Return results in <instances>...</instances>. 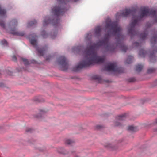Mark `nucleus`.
Returning <instances> with one entry per match:
<instances>
[{"label":"nucleus","mask_w":157,"mask_h":157,"mask_svg":"<svg viewBox=\"0 0 157 157\" xmlns=\"http://www.w3.org/2000/svg\"><path fill=\"white\" fill-rule=\"evenodd\" d=\"M107 59H82L72 69L73 71L78 72L82 69L96 64L104 65L106 70L108 71L120 73L121 68L117 66L116 63H110Z\"/></svg>","instance_id":"f257e3e1"},{"label":"nucleus","mask_w":157,"mask_h":157,"mask_svg":"<svg viewBox=\"0 0 157 157\" xmlns=\"http://www.w3.org/2000/svg\"><path fill=\"white\" fill-rule=\"evenodd\" d=\"M17 24V22L16 20L13 19L12 20L7 27L6 30L7 32L19 36H23L24 35L23 33L16 31V27Z\"/></svg>","instance_id":"f03ea898"},{"label":"nucleus","mask_w":157,"mask_h":157,"mask_svg":"<svg viewBox=\"0 0 157 157\" xmlns=\"http://www.w3.org/2000/svg\"><path fill=\"white\" fill-rule=\"evenodd\" d=\"M57 64L60 69L65 71L68 68L69 64L67 59H58Z\"/></svg>","instance_id":"7ed1b4c3"},{"label":"nucleus","mask_w":157,"mask_h":157,"mask_svg":"<svg viewBox=\"0 0 157 157\" xmlns=\"http://www.w3.org/2000/svg\"><path fill=\"white\" fill-rule=\"evenodd\" d=\"M106 26L107 28L111 27L113 32L116 33L120 31L121 28L120 26L116 22H111L109 21V22L107 23Z\"/></svg>","instance_id":"20e7f679"},{"label":"nucleus","mask_w":157,"mask_h":157,"mask_svg":"<svg viewBox=\"0 0 157 157\" xmlns=\"http://www.w3.org/2000/svg\"><path fill=\"white\" fill-rule=\"evenodd\" d=\"M131 12V10L129 9H126L118 13L117 15L118 18L120 17H125L127 16Z\"/></svg>","instance_id":"39448f33"},{"label":"nucleus","mask_w":157,"mask_h":157,"mask_svg":"<svg viewBox=\"0 0 157 157\" xmlns=\"http://www.w3.org/2000/svg\"><path fill=\"white\" fill-rule=\"evenodd\" d=\"M140 18L148 15L149 14V10L147 8H142L140 11Z\"/></svg>","instance_id":"423d86ee"},{"label":"nucleus","mask_w":157,"mask_h":157,"mask_svg":"<svg viewBox=\"0 0 157 157\" xmlns=\"http://www.w3.org/2000/svg\"><path fill=\"white\" fill-rule=\"evenodd\" d=\"M133 20L134 21L131 25V28L129 29V33H133L134 32L133 27L137 23V19H136V17H133Z\"/></svg>","instance_id":"0eeeda50"},{"label":"nucleus","mask_w":157,"mask_h":157,"mask_svg":"<svg viewBox=\"0 0 157 157\" xmlns=\"http://www.w3.org/2000/svg\"><path fill=\"white\" fill-rule=\"evenodd\" d=\"M53 13L56 15H59L61 14L62 10L59 7H56L52 10Z\"/></svg>","instance_id":"6e6552de"},{"label":"nucleus","mask_w":157,"mask_h":157,"mask_svg":"<svg viewBox=\"0 0 157 157\" xmlns=\"http://www.w3.org/2000/svg\"><path fill=\"white\" fill-rule=\"evenodd\" d=\"M30 42L31 44L36 47L37 45V41L36 40V36L35 37H33L30 40Z\"/></svg>","instance_id":"1a4fd4ad"},{"label":"nucleus","mask_w":157,"mask_h":157,"mask_svg":"<svg viewBox=\"0 0 157 157\" xmlns=\"http://www.w3.org/2000/svg\"><path fill=\"white\" fill-rule=\"evenodd\" d=\"M92 78L94 79L97 80L98 83H101L102 82V78L99 75H94L93 76Z\"/></svg>","instance_id":"9d476101"},{"label":"nucleus","mask_w":157,"mask_h":157,"mask_svg":"<svg viewBox=\"0 0 157 157\" xmlns=\"http://www.w3.org/2000/svg\"><path fill=\"white\" fill-rule=\"evenodd\" d=\"M143 67V66L140 64H138L136 66V70L138 72H140Z\"/></svg>","instance_id":"9b49d317"},{"label":"nucleus","mask_w":157,"mask_h":157,"mask_svg":"<svg viewBox=\"0 0 157 157\" xmlns=\"http://www.w3.org/2000/svg\"><path fill=\"white\" fill-rule=\"evenodd\" d=\"M152 44H155L157 41V31L155 33V36L153 37L151 40Z\"/></svg>","instance_id":"f8f14e48"},{"label":"nucleus","mask_w":157,"mask_h":157,"mask_svg":"<svg viewBox=\"0 0 157 157\" xmlns=\"http://www.w3.org/2000/svg\"><path fill=\"white\" fill-rule=\"evenodd\" d=\"M128 130L133 132L137 131L138 130L136 127H133L132 126H130L128 127Z\"/></svg>","instance_id":"ddd939ff"},{"label":"nucleus","mask_w":157,"mask_h":157,"mask_svg":"<svg viewBox=\"0 0 157 157\" xmlns=\"http://www.w3.org/2000/svg\"><path fill=\"white\" fill-rule=\"evenodd\" d=\"M125 118L124 115L119 116L117 117V121H121L124 120Z\"/></svg>","instance_id":"4468645a"},{"label":"nucleus","mask_w":157,"mask_h":157,"mask_svg":"<svg viewBox=\"0 0 157 157\" xmlns=\"http://www.w3.org/2000/svg\"><path fill=\"white\" fill-rule=\"evenodd\" d=\"M146 53V52L144 49H142L140 50L139 55L140 56H143L145 55Z\"/></svg>","instance_id":"2eb2a0df"},{"label":"nucleus","mask_w":157,"mask_h":157,"mask_svg":"<svg viewBox=\"0 0 157 157\" xmlns=\"http://www.w3.org/2000/svg\"><path fill=\"white\" fill-rule=\"evenodd\" d=\"M74 143V141L73 140L67 139L65 141V143L68 145H71L73 143Z\"/></svg>","instance_id":"dca6fc26"},{"label":"nucleus","mask_w":157,"mask_h":157,"mask_svg":"<svg viewBox=\"0 0 157 157\" xmlns=\"http://www.w3.org/2000/svg\"><path fill=\"white\" fill-rule=\"evenodd\" d=\"M101 28L100 27H97L95 29V33L96 34L99 33L101 31Z\"/></svg>","instance_id":"f3484780"},{"label":"nucleus","mask_w":157,"mask_h":157,"mask_svg":"<svg viewBox=\"0 0 157 157\" xmlns=\"http://www.w3.org/2000/svg\"><path fill=\"white\" fill-rule=\"evenodd\" d=\"M37 50L40 55H41V56L43 55V53L44 52V50L42 49H37Z\"/></svg>","instance_id":"a211bd4d"},{"label":"nucleus","mask_w":157,"mask_h":157,"mask_svg":"<svg viewBox=\"0 0 157 157\" xmlns=\"http://www.w3.org/2000/svg\"><path fill=\"white\" fill-rule=\"evenodd\" d=\"M152 14H153V16L155 18V21L156 22H157V14H156V12L154 11L152 12Z\"/></svg>","instance_id":"6ab92c4d"},{"label":"nucleus","mask_w":157,"mask_h":157,"mask_svg":"<svg viewBox=\"0 0 157 157\" xmlns=\"http://www.w3.org/2000/svg\"><path fill=\"white\" fill-rule=\"evenodd\" d=\"M22 62L24 63V64L26 65H28L29 64V61H28V59H22Z\"/></svg>","instance_id":"aec40b11"},{"label":"nucleus","mask_w":157,"mask_h":157,"mask_svg":"<svg viewBox=\"0 0 157 157\" xmlns=\"http://www.w3.org/2000/svg\"><path fill=\"white\" fill-rule=\"evenodd\" d=\"M0 25L4 28H5V24L3 20L0 19Z\"/></svg>","instance_id":"412c9836"},{"label":"nucleus","mask_w":157,"mask_h":157,"mask_svg":"<svg viewBox=\"0 0 157 157\" xmlns=\"http://www.w3.org/2000/svg\"><path fill=\"white\" fill-rule=\"evenodd\" d=\"M105 146L109 148H111L112 149H113V148L112 145L110 144H107Z\"/></svg>","instance_id":"4be33fe9"},{"label":"nucleus","mask_w":157,"mask_h":157,"mask_svg":"<svg viewBox=\"0 0 157 157\" xmlns=\"http://www.w3.org/2000/svg\"><path fill=\"white\" fill-rule=\"evenodd\" d=\"M1 44L3 45H7V42L6 40H4L1 41Z\"/></svg>","instance_id":"5701e85b"},{"label":"nucleus","mask_w":157,"mask_h":157,"mask_svg":"<svg viewBox=\"0 0 157 157\" xmlns=\"http://www.w3.org/2000/svg\"><path fill=\"white\" fill-rule=\"evenodd\" d=\"M147 34L146 33H142L141 35V37L143 39H144L145 37L147 36Z\"/></svg>","instance_id":"b1692460"},{"label":"nucleus","mask_w":157,"mask_h":157,"mask_svg":"<svg viewBox=\"0 0 157 157\" xmlns=\"http://www.w3.org/2000/svg\"><path fill=\"white\" fill-rule=\"evenodd\" d=\"M132 60L133 59H127V60L126 61V63L127 64H130L132 62Z\"/></svg>","instance_id":"393cba45"},{"label":"nucleus","mask_w":157,"mask_h":157,"mask_svg":"<svg viewBox=\"0 0 157 157\" xmlns=\"http://www.w3.org/2000/svg\"><path fill=\"white\" fill-rule=\"evenodd\" d=\"M115 125L116 126H121L120 122H119L118 121H116V122H115Z\"/></svg>","instance_id":"a878e982"},{"label":"nucleus","mask_w":157,"mask_h":157,"mask_svg":"<svg viewBox=\"0 0 157 157\" xmlns=\"http://www.w3.org/2000/svg\"><path fill=\"white\" fill-rule=\"evenodd\" d=\"M154 70L153 68H150L147 70L148 73H151L154 71Z\"/></svg>","instance_id":"bb28decb"},{"label":"nucleus","mask_w":157,"mask_h":157,"mask_svg":"<svg viewBox=\"0 0 157 157\" xmlns=\"http://www.w3.org/2000/svg\"><path fill=\"white\" fill-rule=\"evenodd\" d=\"M135 80V79L134 78H131L129 79V81L130 82H133Z\"/></svg>","instance_id":"cd10ccee"},{"label":"nucleus","mask_w":157,"mask_h":157,"mask_svg":"<svg viewBox=\"0 0 157 157\" xmlns=\"http://www.w3.org/2000/svg\"><path fill=\"white\" fill-rule=\"evenodd\" d=\"M50 22V20H48V21H45V20H44V23H43V24H44V25H46V24H48V23L49 22Z\"/></svg>","instance_id":"c85d7f7f"},{"label":"nucleus","mask_w":157,"mask_h":157,"mask_svg":"<svg viewBox=\"0 0 157 157\" xmlns=\"http://www.w3.org/2000/svg\"><path fill=\"white\" fill-rule=\"evenodd\" d=\"M36 23V21H35L34 22V23H33V22H31L29 24V25H28L29 26L30 25H32L33 24H34Z\"/></svg>","instance_id":"c756f323"},{"label":"nucleus","mask_w":157,"mask_h":157,"mask_svg":"<svg viewBox=\"0 0 157 157\" xmlns=\"http://www.w3.org/2000/svg\"><path fill=\"white\" fill-rule=\"evenodd\" d=\"M101 127H102V126L101 125H98L97 126H96V128L97 129H100L101 128Z\"/></svg>","instance_id":"7c9ffc66"},{"label":"nucleus","mask_w":157,"mask_h":157,"mask_svg":"<svg viewBox=\"0 0 157 157\" xmlns=\"http://www.w3.org/2000/svg\"><path fill=\"white\" fill-rule=\"evenodd\" d=\"M31 130H32V129L31 128H29V129H27L26 130V132H31Z\"/></svg>","instance_id":"2f4dec72"},{"label":"nucleus","mask_w":157,"mask_h":157,"mask_svg":"<svg viewBox=\"0 0 157 157\" xmlns=\"http://www.w3.org/2000/svg\"><path fill=\"white\" fill-rule=\"evenodd\" d=\"M155 124H157V119H155Z\"/></svg>","instance_id":"473e14b6"},{"label":"nucleus","mask_w":157,"mask_h":157,"mask_svg":"<svg viewBox=\"0 0 157 157\" xmlns=\"http://www.w3.org/2000/svg\"><path fill=\"white\" fill-rule=\"evenodd\" d=\"M17 58L16 57V56H14V58Z\"/></svg>","instance_id":"72a5a7b5"},{"label":"nucleus","mask_w":157,"mask_h":157,"mask_svg":"<svg viewBox=\"0 0 157 157\" xmlns=\"http://www.w3.org/2000/svg\"><path fill=\"white\" fill-rule=\"evenodd\" d=\"M52 38H54V37H53V36H52Z\"/></svg>","instance_id":"f704fd0d"},{"label":"nucleus","mask_w":157,"mask_h":157,"mask_svg":"<svg viewBox=\"0 0 157 157\" xmlns=\"http://www.w3.org/2000/svg\"><path fill=\"white\" fill-rule=\"evenodd\" d=\"M151 62V60H150V62Z\"/></svg>","instance_id":"c9c22d12"},{"label":"nucleus","mask_w":157,"mask_h":157,"mask_svg":"<svg viewBox=\"0 0 157 157\" xmlns=\"http://www.w3.org/2000/svg\"><path fill=\"white\" fill-rule=\"evenodd\" d=\"M1 75V73H0V76Z\"/></svg>","instance_id":"e433bc0d"},{"label":"nucleus","mask_w":157,"mask_h":157,"mask_svg":"<svg viewBox=\"0 0 157 157\" xmlns=\"http://www.w3.org/2000/svg\"><path fill=\"white\" fill-rule=\"evenodd\" d=\"M46 60H48L49 59H46Z\"/></svg>","instance_id":"4c0bfd02"},{"label":"nucleus","mask_w":157,"mask_h":157,"mask_svg":"<svg viewBox=\"0 0 157 157\" xmlns=\"http://www.w3.org/2000/svg\"><path fill=\"white\" fill-rule=\"evenodd\" d=\"M156 131L157 132V129H156Z\"/></svg>","instance_id":"58836bf2"},{"label":"nucleus","mask_w":157,"mask_h":157,"mask_svg":"<svg viewBox=\"0 0 157 157\" xmlns=\"http://www.w3.org/2000/svg\"><path fill=\"white\" fill-rule=\"evenodd\" d=\"M98 59H99V58H98Z\"/></svg>","instance_id":"ea45409f"}]
</instances>
